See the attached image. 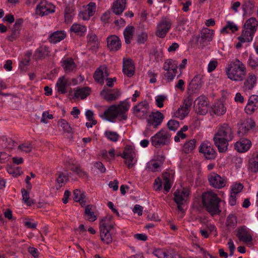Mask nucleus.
I'll list each match as a JSON object with an SVG mask.
<instances>
[{
    "label": "nucleus",
    "instance_id": "nucleus-1",
    "mask_svg": "<svg viewBox=\"0 0 258 258\" xmlns=\"http://www.w3.org/2000/svg\"><path fill=\"white\" fill-rule=\"evenodd\" d=\"M233 138V131L227 123L219 125L217 132L215 134L213 140L219 152H225L228 149V142Z\"/></svg>",
    "mask_w": 258,
    "mask_h": 258
},
{
    "label": "nucleus",
    "instance_id": "nucleus-2",
    "mask_svg": "<svg viewBox=\"0 0 258 258\" xmlns=\"http://www.w3.org/2000/svg\"><path fill=\"white\" fill-rule=\"evenodd\" d=\"M202 200L204 207L212 217L220 214V203L221 200L217 194L212 191L204 192L202 195Z\"/></svg>",
    "mask_w": 258,
    "mask_h": 258
},
{
    "label": "nucleus",
    "instance_id": "nucleus-3",
    "mask_svg": "<svg viewBox=\"0 0 258 258\" xmlns=\"http://www.w3.org/2000/svg\"><path fill=\"white\" fill-rule=\"evenodd\" d=\"M226 72L229 79L235 81H241L246 76V68L241 61L236 59L228 65Z\"/></svg>",
    "mask_w": 258,
    "mask_h": 258
},
{
    "label": "nucleus",
    "instance_id": "nucleus-4",
    "mask_svg": "<svg viewBox=\"0 0 258 258\" xmlns=\"http://www.w3.org/2000/svg\"><path fill=\"white\" fill-rule=\"evenodd\" d=\"M129 104L125 101L120 102L117 105H112L104 112L103 116L108 121L113 122L118 115L121 119L126 120L127 116L125 113L128 110Z\"/></svg>",
    "mask_w": 258,
    "mask_h": 258
},
{
    "label": "nucleus",
    "instance_id": "nucleus-5",
    "mask_svg": "<svg viewBox=\"0 0 258 258\" xmlns=\"http://www.w3.org/2000/svg\"><path fill=\"white\" fill-rule=\"evenodd\" d=\"M99 228L101 240L106 244L111 243L112 237L110 231L113 228V225L110 223V218L105 217L102 219L99 223Z\"/></svg>",
    "mask_w": 258,
    "mask_h": 258
},
{
    "label": "nucleus",
    "instance_id": "nucleus-6",
    "mask_svg": "<svg viewBox=\"0 0 258 258\" xmlns=\"http://www.w3.org/2000/svg\"><path fill=\"white\" fill-rule=\"evenodd\" d=\"M171 135L167 130L162 129L151 138L152 145L156 148L170 144Z\"/></svg>",
    "mask_w": 258,
    "mask_h": 258
},
{
    "label": "nucleus",
    "instance_id": "nucleus-7",
    "mask_svg": "<svg viewBox=\"0 0 258 258\" xmlns=\"http://www.w3.org/2000/svg\"><path fill=\"white\" fill-rule=\"evenodd\" d=\"M177 61L172 59H168L165 61L163 69L167 71L164 76L167 81L171 82L174 78L177 73Z\"/></svg>",
    "mask_w": 258,
    "mask_h": 258
},
{
    "label": "nucleus",
    "instance_id": "nucleus-8",
    "mask_svg": "<svg viewBox=\"0 0 258 258\" xmlns=\"http://www.w3.org/2000/svg\"><path fill=\"white\" fill-rule=\"evenodd\" d=\"M134 150L135 148L133 146L127 145L125 146L122 154L117 155L120 156L125 160V163L129 169L132 168L137 161L135 159L136 153Z\"/></svg>",
    "mask_w": 258,
    "mask_h": 258
},
{
    "label": "nucleus",
    "instance_id": "nucleus-9",
    "mask_svg": "<svg viewBox=\"0 0 258 258\" xmlns=\"http://www.w3.org/2000/svg\"><path fill=\"white\" fill-rule=\"evenodd\" d=\"M38 2L36 8V14L43 16L54 12V6L46 0H33V3Z\"/></svg>",
    "mask_w": 258,
    "mask_h": 258
},
{
    "label": "nucleus",
    "instance_id": "nucleus-10",
    "mask_svg": "<svg viewBox=\"0 0 258 258\" xmlns=\"http://www.w3.org/2000/svg\"><path fill=\"white\" fill-rule=\"evenodd\" d=\"M199 151L207 160H214L217 156V153L213 146L208 142L202 143L199 147Z\"/></svg>",
    "mask_w": 258,
    "mask_h": 258
},
{
    "label": "nucleus",
    "instance_id": "nucleus-11",
    "mask_svg": "<svg viewBox=\"0 0 258 258\" xmlns=\"http://www.w3.org/2000/svg\"><path fill=\"white\" fill-rule=\"evenodd\" d=\"M171 26L170 21L165 18H163L157 26V30L155 32L156 36L161 38H164L170 29Z\"/></svg>",
    "mask_w": 258,
    "mask_h": 258
},
{
    "label": "nucleus",
    "instance_id": "nucleus-12",
    "mask_svg": "<svg viewBox=\"0 0 258 258\" xmlns=\"http://www.w3.org/2000/svg\"><path fill=\"white\" fill-rule=\"evenodd\" d=\"M163 118L164 115L161 112L157 111L156 112H152L147 119V128L149 129L151 126L154 128H157L163 121Z\"/></svg>",
    "mask_w": 258,
    "mask_h": 258
},
{
    "label": "nucleus",
    "instance_id": "nucleus-13",
    "mask_svg": "<svg viewBox=\"0 0 258 258\" xmlns=\"http://www.w3.org/2000/svg\"><path fill=\"white\" fill-rule=\"evenodd\" d=\"M208 181L210 185L216 188H221L224 187L226 183V180L225 178L216 173H211L208 175Z\"/></svg>",
    "mask_w": 258,
    "mask_h": 258
},
{
    "label": "nucleus",
    "instance_id": "nucleus-14",
    "mask_svg": "<svg viewBox=\"0 0 258 258\" xmlns=\"http://www.w3.org/2000/svg\"><path fill=\"white\" fill-rule=\"evenodd\" d=\"M214 33V31L213 30L207 28H203L201 31V35L196 37V40L198 42L200 39V43L203 48L207 45V42L212 41Z\"/></svg>",
    "mask_w": 258,
    "mask_h": 258
},
{
    "label": "nucleus",
    "instance_id": "nucleus-15",
    "mask_svg": "<svg viewBox=\"0 0 258 258\" xmlns=\"http://www.w3.org/2000/svg\"><path fill=\"white\" fill-rule=\"evenodd\" d=\"M149 106L147 101L141 102L134 107V113L140 118H145L147 116Z\"/></svg>",
    "mask_w": 258,
    "mask_h": 258
},
{
    "label": "nucleus",
    "instance_id": "nucleus-16",
    "mask_svg": "<svg viewBox=\"0 0 258 258\" xmlns=\"http://www.w3.org/2000/svg\"><path fill=\"white\" fill-rule=\"evenodd\" d=\"M23 19L19 18L16 20L13 28L11 35L7 37L9 41L13 42L16 40L19 36L21 26L23 23Z\"/></svg>",
    "mask_w": 258,
    "mask_h": 258
},
{
    "label": "nucleus",
    "instance_id": "nucleus-17",
    "mask_svg": "<svg viewBox=\"0 0 258 258\" xmlns=\"http://www.w3.org/2000/svg\"><path fill=\"white\" fill-rule=\"evenodd\" d=\"M100 95L106 101H114L120 95V92L117 89L112 90L103 89L100 92Z\"/></svg>",
    "mask_w": 258,
    "mask_h": 258
},
{
    "label": "nucleus",
    "instance_id": "nucleus-18",
    "mask_svg": "<svg viewBox=\"0 0 258 258\" xmlns=\"http://www.w3.org/2000/svg\"><path fill=\"white\" fill-rule=\"evenodd\" d=\"M107 47L110 51H116L121 46L120 40L116 35H110L107 38Z\"/></svg>",
    "mask_w": 258,
    "mask_h": 258
},
{
    "label": "nucleus",
    "instance_id": "nucleus-19",
    "mask_svg": "<svg viewBox=\"0 0 258 258\" xmlns=\"http://www.w3.org/2000/svg\"><path fill=\"white\" fill-rule=\"evenodd\" d=\"M258 108V96L255 95L249 97L245 110L247 114H251Z\"/></svg>",
    "mask_w": 258,
    "mask_h": 258
},
{
    "label": "nucleus",
    "instance_id": "nucleus-20",
    "mask_svg": "<svg viewBox=\"0 0 258 258\" xmlns=\"http://www.w3.org/2000/svg\"><path fill=\"white\" fill-rule=\"evenodd\" d=\"M122 72L128 77H131L135 74V66L131 59H123Z\"/></svg>",
    "mask_w": 258,
    "mask_h": 258
},
{
    "label": "nucleus",
    "instance_id": "nucleus-21",
    "mask_svg": "<svg viewBox=\"0 0 258 258\" xmlns=\"http://www.w3.org/2000/svg\"><path fill=\"white\" fill-rule=\"evenodd\" d=\"M196 101L197 102L196 109H198V111L201 114L206 113L207 112L209 104L208 98L204 96H201L196 99Z\"/></svg>",
    "mask_w": 258,
    "mask_h": 258
},
{
    "label": "nucleus",
    "instance_id": "nucleus-22",
    "mask_svg": "<svg viewBox=\"0 0 258 258\" xmlns=\"http://www.w3.org/2000/svg\"><path fill=\"white\" fill-rule=\"evenodd\" d=\"M251 143L249 140L247 139H241L237 142L234 145L235 149L239 153H243L249 150Z\"/></svg>",
    "mask_w": 258,
    "mask_h": 258
},
{
    "label": "nucleus",
    "instance_id": "nucleus-23",
    "mask_svg": "<svg viewBox=\"0 0 258 258\" xmlns=\"http://www.w3.org/2000/svg\"><path fill=\"white\" fill-rule=\"evenodd\" d=\"M236 236L240 241L248 243L252 241V237L249 232L245 228H239L237 230Z\"/></svg>",
    "mask_w": 258,
    "mask_h": 258
},
{
    "label": "nucleus",
    "instance_id": "nucleus-24",
    "mask_svg": "<svg viewBox=\"0 0 258 258\" xmlns=\"http://www.w3.org/2000/svg\"><path fill=\"white\" fill-rule=\"evenodd\" d=\"M256 80L257 78L254 74L249 73L244 82L243 90L246 91L252 90L256 84Z\"/></svg>",
    "mask_w": 258,
    "mask_h": 258
},
{
    "label": "nucleus",
    "instance_id": "nucleus-25",
    "mask_svg": "<svg viewBox=\"0 0 258 258\" xmlns=\"http://www.w3.org/2000/svg\"><path fill=\"white\" fill-rule=\"evenodd\" d=\"M88 44L90 46L91 49L93 51H97L99 48V42L97 36L93 32L89 33L87 35Z\"/></svg>",
    "mask_w": 258,
    "mask_h": 258
},
{
    "label": "nucleus",
    "instance_id": "nucleus-26",
    "mask_svg": "<svg viewBox=\"0 0 258 258\" xmlns=\"http://www.w3.org/2000/svg\"><path fill=\"white\" fill-rule=\"evenodd\" d=\"M49 52L48 47L42 46L35 50L33 54V57L36 60L42 59L48 56Z\"/></svg>",
    "mask_w": 258,
    "mask_h": 258
},
{
    "label": "nucleus",
    "instance_id": "nucleus-27",
    "mask_svg": "<svg viewBox=\"0 0 258 258\" xmlns=\"http://www.w3.org/2000/svg\"><path fill=\"white\" fill-rule=\"evenodd\" d=\"M70 85L68 80L64 76L59 78L56 84L57 91L61 94L66 93L67 88Z\"/></svg>",
    "mask_w": 258,
    "mask_h": 258
},
{
    "label": "nucleus",
    "instance_id": "nucleus-28",
    "mask_svg": "<svg viewBox=\"0 0 258 258\" xmlns=\"http://www.w3.org/2000/svg\"><path fill=\"white\" fill-rule=\"evenodd\" d=\"M203 84L202 77L200 75H197L191 81L188 86V89L192 92L199 90Z\"/></svg>",
    "mask_w": 258,
    "mask_h": 258
},
{
    "label": "nucleus",
    "instance_id": "nucleus-29",
    "mask_svg": "<svg viewBox=\"0 0 258 258\" xmlns=\"http://www.w3.org/2000/svg\"><path fill=\"white\" fill-rule=\"evenodd\" d=\"M126 0H116L113 3L112 7V12L117 15H119L125 8Z\"/></svg>",
    "mask_w": 258,
    "mask_h": 258
},
{
    "label": "nucleus",
    "instance_id": "nucleus-30",
    "mask_svg": "<svg viewBox=\"0 0 258 258\" xmlns=\"http://www.w3.org/2000/svg\"><path fill=\"white\" fill-rule=\"evenodd\" d=\"M66 33L64 31H56L51 33L48 38L51 43H56L64 39Z\"/></svg>",
    "mask_w": 258,
    "mask_h": 258
},
{
    "label": "nucleus",
    "instance_id": "nucleus-31",
    "mask_svg": "<svg viewBox=\"0 0 258 258\" xmlns=\"http://www.w3.org/2000/svg\"><path fill=\"white\" fill-rule=\"evenodd\" d=\"M248 169L253 173L258 172V153H254L249 159Z\"/></svg>",
    "mask_w": 258,
    "mask_h": 258
},
{
    "label": "nucleus",
    "instance_id": "nucleus-32",
    "mask_svg": "<svg viewBox=\"0 0 258 258\" xmlns=\"http://www.w3.org/2000/svg\"><path fill=\"white\" fill-rule=\"evenodd\" d=\"M226 110V108L221 101L215 103L211 107V112L218 116L223 115Z\"/></svg>",
    "mask_w": 258,
    "mask_h": 258
},
{
    "label": "nucleus",
    "instance_id": "nucleus-33",
    "mask_svg": "<svg viewBox=\"0 0 258 258\" xmlns=\"http://www.w3.org/2000/svg\"><path fill=\"white\" fill-rule=\"evenodd\" d=\"M257 21L256 18L251 17L246 21L243 28L251 30V34H254L257 29Z\"/></svg>",
    "mask_w": 258,
    "mask_h": 258
},
{
    "label": "nucleus",
    "instance_id": "nucleus-34",
    "mask_svg": "<svg viewBox=\"0 0 258 258\" xmlns=\"http://www.w3.org/2000/svg\"><path fill=\"white\" fill-rule=\"evenodd\" d=\"M135 33V27L133 26H127L123 31V36L125 42L129 44L131 42L132 39Z\"/></svg>",
    "mask_w": 258,
    "mask_h": 258
},
{
    "label": "nucleus",
    "instance_id": "nucleus-35",
    "mask_svg": "<svg viewBox=\"0 0 258 258\" xmlns=\"http://www.w3.org/2000/svg\"><path fill=\"white\" fill-rule=\"evenodd\" d=\"M247 66L256 73L258 72V57L250 55L247 60Z\"/></svg>",
    "mask_w": 258,
    "mask_h": 258
},
{
    "label": "nucleus",
    "instance_id": "nucleus-36",
    "mask_svg": "<svg viewBox=\"0 0 258 258\" xmlns=\"http://www.w3.org/2000/svg\"><path fill=\"white\" fill-rule=\"evenodd\" d=\"M196 139H192L186 142L183 146V151L186 154L191 153L196 148Z\"/></svg>",
    "mask_w": 258,
    "mask_h": 258
},
{
    "label": "nucleus",
    "instance_id": "nucleus-37",
    "mask_svg": "<svg viewBox=\"0 0 258 258\" xmlns=\"http://www.w3.org/2000/svg\"><path fill=\"white\" fill-rule=\"evenodd\" d=\"M70 30L79 35L82 36L86 31L87 28L85 26L79 24L74 23L71 27Z\"/></svg>",
    "mask_w": 258,
    "mask_h": 258
},
{
    "label": "nucleus",
    "instance_id": "nucleus-38",
    "mask_svg": "<svg viewBox=\"0 0 258 258\" xmlns=\"http://www.w3.org/2000/svg\"><path fill=\"white\" fill-rule=\"evenodd\" d=\"M90 88L84 87L77 89L75 92L74 95L77 98L80 97L81 99H84L90 94Z\"/></svg>",
    "mask_w": 258,
    "mask_h": 258
},
{
    "label": "nucleus",
    "instance_id": "nucleus-39",
    "mask_svg": "<svg viewBox=\"0 0 258 258\" xmlns=\"http://www.w3.org/2000/svg\"><path fill=\"white\" fill-rule=\"evenodd\" d=\"M62 66L65 72H71L76 68V64L72 58L63 60Z\"/></svg>",
    "mask_w": 258,
    "mask_h": 258
},
{
    "label": "nucleus",
    "instance_id": "nucleus-40",
    "mask_svg": "<svg viewBox=\"0 0 258 258\" xmlns=\"http://www.w3.org/2000/svg\"><path fill=\"white\" fill-rule=\"evenodd\" d=\"M94 79L97 83L103 84L104 83V76L103 75V70L102 67L98 68L95 72L94 74Z\"/></svg>",
    "mask_w": 258,
    "mask_h": 258
},
{
    "label": "nucleus",
    "instance_id": "nucleus-41",
    "mask_svg": "<svg viewBox=\"0 0 258 258\" xmlns=\"http://www.w3.org/2000/svg\"><path fill=\"white\" fill-rule=\"evenodd\" d=\"M254 5L250 1L244 2L242 4V10L244 12V14H251L253 12Z\"/></svg>",
    "mask_w": 258,
    "mask_h": 258
},
{
    "label": "nucleus",
    "instance_id": "nucleus-42",
    "mask_svg": "<svg viewBox=\"0 0 258 258\" xmlns=\"http://www.w3.org/2000/svg\"><path fill=\"white\" fill-rule=\"evenodd\" d=\"M85 213L87 217V219L90 221H94L96 220L97 217L95 215L94 212L92 210V206L91 205H87L86 207Z\"/></svg>",
    "mask_w": 258,
    "mask_h": 258
},
{
    "label": "nucleus",
    "instance_id": "nucleus-43",
    "mask_svg": "<svg viewBox=\"0 0 258 258\" xmlns=\"http://www.w3.org/2000/svg\"><path fill=\"white\" fill-rule=\"evenodd\" d=\"M148 36L147 33L142 31L140 32H137L136 34V40L137 42L140 44H144L148 40Z\"/></svg>",
    "mask_w": 258,
    "mask_h": 258
},
{
    "label": "nucleus",
    "instance_id": "nucleus-44",
    "mask_svg": "<svg viewBox=\"0 0 258 258\" xmlns=\"http://www.w3.org/2000/svg\"><path fill=\"white\" fill-rule=\"evenodd\" d=\"M32 148V145L30 142H24L20 144L18 147L19 150L27 153L31 152Z\"/></svg>",
    "mask_w": 258,
    "mask_h": 258
},
{
    "label": "nucleus",
    "instance_id": "nucleus-45",
    "mask_svg": "<svg viewBox=\"0 0 258 258\" xmlns=\"http://www.w3.org/2000/svg\"><path fill=\"white\" fill-rule=\"evenodd\" d=\"M58 124L62 128L64 133H73L72 128L66 120L62 119L59 121Z\"/></svg>",
    "mask_w": 258,
    "mask_h": 258
},
{
    "label": "nucleus",
    "instance_id": "nucleus-46",
    "mask_svg": "<svg viewBox=\"0 0 258 258\" xmlns=\"http://www.w3.org/2000/svg\"><path fill=\"white\" fill-rule=\"evenodd\" d=\"M21 192L24 203L27 206H31L33 204V201L30 199L29 192L25 188L21 189Z\"/></svg>",
    "mask_w": 258,
    "mask_h": 258
},
{
    "label": "nucleus",
    "instance_id": "nucleus-47",
    "mask_svg": "<svg viewBox=\"0 0 258 258\" xmlns=\"http://www.w3.org/2000/svg\"><path fill=\"white\" fill-rule=\"evenodd\" d=\"M104 135L109 140L114 142H117L119 137V135L116 132L110 131H106Z\"/></svg>",
    "mask_w": 258,
    "mask_h": 258
},
{
    "label": "nucleus",
    "instance_id": "nucleus-48",
    "mask_svg": "<svg viewBox=\"0 0 258 258\" xmlns=\"http://www.w3.org/2000/svg\"><path fill=\"white\" fill-rule=\"evenodd\" d=\"M32 54V50H28L25 52L24 54V58L20 61V66L21 67L22 65L24 66H27L29 64L30 57Z\"/></svg>",
    "mask_w": 258,
    "mask_h": 258
},
{
    "label": "nucleus",
    "instance_id": "nucleus-49",
    "mask_svg": "<svg viewBox=\"0 0 258 258\" xmlns=\"http://www.w3.org/2000/svg\"><path fill=\"white\" fill-rule=\"evenodd\" d=\"M74 200L77 202H80L82 203L83 200L85 198V195L84 193H82L81 191L78 189L74 190Z\"/></svg>",
    "mask_w": 258,
    "mask_h": 258
},
{
    "label": "nucleus",
    "instance_id": "nucleus-50",
    "mask_svg": "<svg viewBox=\"0 0 258 258\" xmlns=\"http://www.w3.org/2000/svg\"><path fill=\"white\" fill-rule=\"evenodd\" d=\"M2 140L3 142L4 146L6 148H11L15 146V144L16 143L11 138H8L6 136L2 137Z\"/></svg>",
    "mask_w": 258,
    "mask_h": 258
},
{
    "label": "nucleus",
    "instance_id": "nucleus-51",
    "mask_svg": "<svg viewBox=\"0 0 258 258\" xmlns=\"http://www.w3.org/2000/svg\"><path fill=\"white\" fill-rule=\"evenodd\" d=\"M188 111L187 110H185L181 108V107H179L178 109L174 112V116L180 119H183L186 116H187L188 114Z\"/></svg>",
    "mask_w": 258,
    "mask_h": 258
},
{
    "label": "nucleus",
    "instance_id": "nucleus-52",
    "mask_svg": "<svg viewBox=\"0 0 258 258\" xmlns=\"http://www.w3.org/2000/svg\"><path fill=\"white\" fill-rule=\"evenodd\" d=\"M163 178L164 182V189L166 192H168L171 187L169 175L167 174L163 175Z\"/></svg>",
    "mask_w": 258,
    "mask_h": 258
},
{
    "label": "nucleus",
    "instance_id": "nucleus-53",
    "mask_svg": "<svg viewBox=\"0 0 258 258\" xmlns=\"http://www.w3.org/2000/svg\"><path fill=\"white\" fill-rule=\"evenodd\" d=\"M167 126L169 130L175 132L179 127V123L176 120L170 119L167 122Z\"/></svg>",
    "mask_w": 258,
    "mask_h": 258
},
{
    "label": "nucleus",
    "instance_id": "nucleus-54",
    "mask_svg": "<svg viewBox=\"0 0 258 258\" xmlns=\"http://www.w3.org/2000/svg\"><path fill=\"white\" fill-rule=\"evenodd\" d=\"M167 97L163 95H158L156 97L155 102L156 105L159 107L162 108L163 107V102L166 99Z\"/></svg>",
    "mask_w": 258,
    "mask_h": 258
},
{
    "label": "nucleus",
    "instance_id": "nucleus-55",
    "mask_svg": "<svg viewBox=\"0 0 258 258\" xmlns=\"http://www.w3.org/2000/svg\"><path fill=\"white\" fill-rule=\"evenodd\" d=\"M227 226L228 227H234L236 224V217L233 215H229L226 221Z\"/></svg>",
    "mask_w": 258,
    "mask_h": 258
},
{
    "label": "nucleus",
    "instance_id": "nucleus-56",
    "mask_svg": "<svg viewBox=\"0 0 258 258\" xmlns=\"http://www.w3.org/2000/svg\"><path fill=\"white\" fill-rule=\"evenodd\" d=\"M174 201L176 203V204L183 203L184 199L182 197V195L180 194V191L179 190H176L174 193Z\"/></svg>",
    "mask_w": 258,
    "mask_h": 258
},
{
    "label": "nucleus",
    "instance_id": "nucleus-57",
    "mask_svg": "<svg viewBox=\"0 0 258 258\" xmlns=\"http://www.w3.org/2000/svg\"><path fill=\"white\" fill-rule=\"evenodd\" d=\"M153 254L158 258H166L167 251L162 249H157L155 250Z\"/></svg>",
    "mask_w": 258,
    "mask_h": 258
},
{
    "label": "nucleus",
    "instance_id": "nucleus-58",
    "mask_svg": "<svg viewBox=\"0 0 258 258\" xmlns=\"http://www.w3.org/2000/svg\"><path fill=\"white\" fill-rule=\"evenodd\" d=\"M71 170L72 171L76 173L77 174L81 176H85L87 175V173L86 172H85L84 171H83L80 168V166H75V167H72L71 168Z\"/></svg>",
    "mask_w": 258,
    "mask_h": 258
},
{
    "label": "nucleus",
    "instance_id": "nucleus-59",
    "mask_svg": "<svg viewBox=\"0 0 258 258\" xmlns=\"http://www.w3.org/2000/svg\"><path fill=\"white\" fill-rule=\"evenodd\" d=\"M85 9L92 16L96 11V5L94 3H90L88 5L87 8Z\"/></svg>",
    "mask_w": 258,
    "mask_h": 258
},
{
    "label": "nucleus",
    "instance_id": "nucleus-60",
    "mask_svg": "<svg viewBox=\"0 0 258 258\" xmlns=\"http://www.w3.org/2000/svg\"><path fill=\"white\" fill-rule=\"evenodd\" d=\"M53 118V115L49 114L47 112H44L42 113V117L41 118V122L46 123L48 122V119H51Z\"/></svg>",
    "mask_w": 258,
    "mask_h": 258
},
{
    "label": "nucleus",
    "instance_id": "nucleus-61",
    "mask_svg": "<svg viewBox=\"0 0 258 258\" xmlns=\"http://www.w3.org/2000/svg\"><path fill=\"white\" fill-rule=\"evenodd\" d=\"M243 188V186L241 183H238L233 185L232 188V193L237 195V194L241 192Z\"/></svg>",
    "mask_w": 258,
    "mask_h": 258
},
{
    "label": "nucleus",
    "instance_id": "nucleus-62",
    "mask_svg": "<svg viewBox=\"0 0 258 258\" xmlns=\"http://www.w3.org/2000/svg\"><path fill=\"white\" fill-rule=\"evenodd\" d=\"M160 164L157 162H154L153 163H150L148 168L150 171L152 172H156L158 171V169L160 168Z\"/></svg>",
    "mask_w": 258,
    "mask_h": 258
},
{
    "label": "nucleus",
    "instance_id": "nucleus-63",
    "mask_svg": "<svg viewBox=\"0 0 258 258\" xmlns=\"http://www.w3.org/2000/svg\"><path fill=\"white\" fill-rule=\"evenodd\" d=\"M79 16L80 18H82L84 20H88L91 17H92L91 15L88 12H87L86 9L81 11L79 13Z\"/></svg>",
    "mask_w": 258,
    "mask_h": 258
},
{
    "label": "nucleus",
    "instance_id": "nucleus-64",
    "mask_svg": "<svg viewBox=\"0 0 258 258\" xmlns=\"http://www.w3.org/2000/svg\"><path fill=\"white\" fill-rule=\"evenodd\" d=\"M166 258H182L179 254L173 250L167 251Z\"/></svg>",
    "mask_w": 258,
    "mask_h": 258
}]
</instances>
